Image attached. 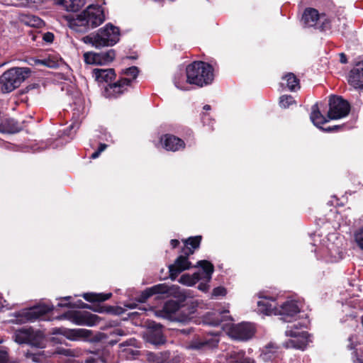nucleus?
I'll return each mask as SVG.
<instances>
[{"instance_id":"16","label":"nucleus","mask_w":363,"mask_h":363,"mask_svg":"<svg viewBox=\"0 0 363 363\" xmlns=\"http://www.w3.org/2000/svg\"><path fill=\"white\" fill-rule=\"evenodd\" d=\"M257 310L265 315H278L279 308H277L275 300L263 298L257 302Z\"/></svg>"},{"instance_id":"7","label":"nucleus","mask_w":363,"mask_h":363,"mask_svg":"<svg viewBox=\"0 0 363 363\" xmlns=\"http://www.w3.org/2000/svg\"><path fill=\"white\" fill-rule=\"evenodd\" d=\"M329 105L330 108L328 113L329 119H339L349 113L350 104L341 97H330Z\"/></svg>"},{"instance_id":"14","label":"nucleus","mask_w":363,"mask_h":363,"mask_svg":"<svg viewBox=\"0 0 363 363\" xmlns=\"http://www.w3.org/2000/svg\"><path fill=\"white\" fill-rule=\"evenodd\" d=\"M51 308L46 305L33 306L22 312L21 315L28 321H35L48 313Z\"/></svg>"},{"instance_id":"44","label":"nucleus","mask_w":363,"mask_h":363,"mask_svg":"<svg viewBox=\"0 0 363 363\" xmlns=\"http://www.w3.org/2000/svg\"><path fill=\"white\" fill-rule=\"evenodd\" d=\"M43 38L48 43H52L54 40V35L52 33H46L43 35Z\"/></svg>"},{"instance_id":"49","label":"nucleus","mask_w":363,"mask_h":363,"mask_svg":"<svg viewBox=\"0 0 363 363\" xmlns=\"http://www.w3.org/2000/svg\"><path fill=\"white\" fill-rule=\"evenodd\" d=\"M179 244V242L178 240L173 239L171 240V245L173 248L177 247Z\"/></svg>"},{"instance_id":"38","label":"nucleus","mask_w":363,"mask_h":363,"mask_svg":"<svg viewBox=\"0 0 363 363\" xmlns=\"http://www.w3.org/2000/svg\"><path fill=\"white\" fill-rule=\"evenodd\" d=\"M295 103L293 97L290 95H284L280 97L279 104L281 107L286 108Z\"/></svg>"},{"instance_id":"54","label":"nucleus","mask_w":363,"mask_h":363,"mask_svg":"<svg viewBox=\"0 0 363 363\" xmlns=\"http://www.w3.org/2000/svg\"><path fill=\"white\" fill-rule=\"evenodd\" d=\"M180 332L183 334H188L190 333V330L188 329H183V330H181Z\"/></svg>"},{"instance_id":"64","label":"nucleus","mask_w":363,"mask_h":363,"mask_svg":"<svg viewBox=\"0 0 363 363\" xmlns=\"http://www.w3.org/2000/svg\"><path fill=\"white\" fill-rule=\"evenodd\" d=\"M1 342H2V340H0V343H1Z\"/></svg>"},{"instance_id":"31","label":"nucleus","mask_w":363,"mask_h":363,"mask_svg":"<svg viewBox=\"0 0 363 363\" xmlns=\"http://www.w3.org/2000/svg\"><path fill=\"white\" fill-rule=\"evenodd\" d=\"M99 53L88 52L84 54V60L86 64L101 65Z\"/></svg>"},{"instance_id":"42","label":"nucleus","mask_w":363,"mask_h":363,"mask_svg":"<svg viewBox=\"0 0 363 363\" xmlns=\"http://www.w3.org/2000/svg\"><path fill=\"white\" fill-rule=\"evenodd\" d=\"M101 362L102 363H106L104 358L101 357L97 354H94V357H89L85 359V363H96L98 362Z\"/></svg>"},{"instance_id":"28","label":"nucleus","mask_w":363,"mask_h":363,"mask_svg":"<svg viewBox=\"0 0 363 363\" xmlns=\"http://www.w3.org/2000/svg\"><path fill=\"white\" fill-rule=\"evenodd\" d=\"M68 11H77L84 5V0H60L59 2Z\"/></svg>"},{"instance_id":"1","label":"nucleus","mask_w":363,"mask_h":363,"mask_svg":"<svg viewBox=\"0 0 363 363\" xmlns=\"http://www.w3.org/2000/svg\"><path fill=\"white\" fill-rule=\"evenodd\" d=\"M67 19L71 29L85 33L100 26L105 21V16L101 6L91 5L76 16H67Z\"/></svg>"},{"instance_id":"41","label":"nucleus","mask_w":363,"mask_h":363,"mask_svg":"<svg viewBox=\"0 0 363 363\" xmlns=\"http://www.w3.org/2000/svg\"><path fill=\"white\" fill-rule=\"evenodd\" d=\"M29 26L33 27H39L42 25L43 22L38 17L32 16L28 17V21L26 22Z\"/></svg>"},{"instance_id":"62","label":"nucleus","mask_w":363,"mask_h":363,"mask_svg":"<svg viewBox=\"0 0 363 363\" xmlns=\"http://www.w3.org/2000/svg\"><path fill=\"white\" fill-rule=\"evenodd\" d=\"M59 306H64L65 305L60 303Z\"/></svg>"},{"instance_id":"37","label":"nucleus","mask_w":363,"mask_h":363,"mask_svg":"<svg viewBox=\"0 0 363 363\" xmlns=\"http://www.w3.org/2000/svg\"><path fill=\"white\" fill-rule=\"evenodd\" d=\"M318 25V28L320 30L325 31L330 28V21L324 14H321Z\"/></svg>"},{"instance_id":"47","label":"nucleus","mask_w":363,"mask_h":363,"mask_svg":"<svg viewBox=\"0 0 363 363\" xmlns=\"http://www.w3.org/2000/svg\"><path fill=\"white\" fill-rule=\"evenodd\" d=\"M113 335H120V336H122V335H125V332L123 331V330L121 329V328H116L113 331Z\"/></svg>"},{"instance_id":"9","label":"nucleus","mask_w":363,"mask_h":363,"mask_svg":"<svg viewBox=\"0 0 363 363\" xmlns=\"http://www.w3.org/2000/svg\"><path fill=\"white\" fill-rule=\"evenodd\" d=\"M255 331V327L252 323H242L233 325L228 330V335L235 340H247L254 335Z\"/></svg>"},{"instance_id":"19","label":"nucleus","mask_w":363,"mask_h":363,"mask_svg":"<svg viewBox=\"0 0 363 363\" xmlns=\"http://www.w3.org/2000/svg\"><path fill=\"white\" fill-rule=\"evenodd\" d=\"M21 127L17 121L13 118H4L0 121V133L4 134H13L19 132Z\"/></svg>"},{"instance_id":"63","label":"nucleus","mask_w":363,"mask_h":363,"mask_svg":"<svg viewBox=\"0 0 363 363\" xmlns=\"http://www.w3.org/2000/svg\"><path fill=\"white\" fill-rule=\"evenodd\" d=\"M332 128H329L328 129H327V130H331Z\"/></svg>"},{"instance_id":"56","label":"nucleus","mask_w":363,"mask_h":363,"mask_svg":"<svg viewBox=\"0 0 363 363\" xmlns=\"http://www.w3.org/2000/svg\"><path fill=\"white\" fill-rule=\"evenodd\" d=\"M203 109H204V110H206V111H208V110H210V109H211V106H210L209 105H205V106H203Z\"/></svg>"},{"instance_id":"12","label":"nucleus","mask_w":363,"mask_h":363,"mask_svg":"<svg viewBox=\"0 0 363 363\" xmlns=\"http://www.w3.org/2000/svg\"><path fill=\"white\" fill-rule=\"evenodd\" d=\"M300 309L298 303L295 301H287L284 302L282 305H281L278 310V315L282 316L281 319H283L286 322H290V318H292L298 313H299Z\"/></svg>"},{"instance_id":"6","label":"nucleus","mask_w":363,"mask_h":363,"mask_svg":"<svg viewBox=\"0 0 363 363\" xmlns=\"http://www.w3.org/2000/svg\"><path fill=\"white\" fill-rule=\"evenodd\" d=\"M286 335L291 337V339L285 342V347L286 348H295L303 350L310 342L308 333L305 331H300L296 325L287 329L286 330Z\"/></svg>"},{"instance_id":"20","label":"nucleus","mask_w":363,"mask_h":363,"mask_svg":"<svg viewBox=\"0 0 363 363\" xmlns=\"http://www.w3.org/2000/svg\"><path fill=\"white\" fill-rule=\"evenodd\" d=\"M228 363H255V360L246 356L245 352L242 350L231 351L226 356Z\"/></svg>"},{"instance_id":"15","label":"nucleus","mask_w":363,"mask_h":363,"mask_svg":"<svg viewBox=\"0 0 363 363\" xmlns=\"http://www.w3.org/2000/svg\"><path fill=\"white\" fill-rule=\"evenodd\" d=\"M169 293V289L165 284H160L152 287L146 289L143 291L140 296L137 298L138 301L143 303L148 298L155 294H164Z\"/></svg>"},{"instance_id":"34","label":"nucleus","mask_w":363,"mask_h":363,"mask_svg":"<svg viewBox=\"0 0 363 363\" xmlns=\"http://www.w3.org/2000/svg\"><path fill=\"white\" fill-rule=\"evenodd\" d=\"M201 240V236H196L193 238H189V239L184 241L185 247H190L194 251L199 248L200 245V242Z\"/></svg>"},{"instance_id":"45","label":"nucleus","mask_w":363,"mask_h":363,"mask_svg":"<svg viewBox=\"0 0 363 363\" xmlns=\"http://www.w3.org/2000/svg\"><path fill=\"white\" fill-rule=\"evenodd\" d=\"M56 352L57 354H63L65 356L72 355V351H71L70 350H67V349H57Z\"/></svg>"},{"instance_id":"52","label":"nucleus","mask_w":363,"mask_h":363,"mask_svg":"<svg viewBox=\"0 0 363 363\" xmlns=\"http://www.w3.org/2000/svg\"><path fill=\"white\" fill-rule=\"evenodd\" d=\"M175 85L179 89H182V90H186V89L185 87H184L183 86H182L181 84H179V82H175Z\"/></svg>"},{"instance_id":"23","label":"nucleus","mask_w":363,"mask_h":363,"mask_svg":"<svg viewBox=\"0 0 363 363\" xmlns=\"http://www.w3.org/2000/svg\"><path fill=\"white\" fill-rule=\"evenodd\" d=\"M147 341L157 345L164 343L165 339L160 326L157 325L155 329H149L146 333Z\"/></svg>"},{"instance_id":"33","label":"nucleus","mask_w":363,"mask_h":363,"mask_svg":"<svg viewBox=\"0 0 363 363\" xmlns=\"http://www.w3.org/2000/svg\"><path fill=\"white\" fill-rule=\"evenodd\" d=\"M353 238L354 243L363 251V226L354 232Z\"/></svg>"},{"instance_id":"18","label":"nucleus","mask_w":363,"mask_h":363,"mask_svg":"<svg viewBox=\"0 0 363 363\" xmlns=\"http://www.w3.org/2000/svg\"><path fill=\"white\" fill-rule=\"evenodd\" d=\"M197 266H200L203 272L202 273H194L193 275L194 279L197 281L204 279L207 281H209L214 270L213 265L208 261L201 260L197 262Z\"/></svg>"},{"instance_id":"5","label":"nucleus","mask_w":363,"mask_h":363,"mask_svg":"<svg viewBox=\"0 0 363 363\" xmlns=\"http://www.w3.org/2000/svg\"><path fill=\"white\" fill-rule=\"evenodd\" d=\"M13 339L18 344H28L38 348L45 347V337L43 333L30 328H23L16 330Z\"/></svg>"},{"instance_id":"57","label":"nucleus","mask_w":363,"mask_h":363,"mask_svg":"<svg viewBox=\"0 0 363 363\" xmlns=\"http://www.w3.org/2000/svg\"><path fill=\"white\" fill-rule=\"evenodd\" d=\"M133 342V340H130L128 342H128H125L124 343H122L121 345H125V344H127V345H132Z\"/></svg>"},{"instance_id":"35","label":"nucleus","mask_w":363,"mask_h":363,"mask_svg":"<svg viewBox=\"0 0 363 363\" xmlns=\"http://www.w3.org/2000/svg\"><path fill=\"white\" fill-rule=\"evenodd\" d=\"M115 51L110 50L106 52L99 53L101 65L107 64L113 60L115 58Z\"/></svg>"},{"instance_id":"24","label":"nucleus","mask_w":363,"mask_h":363,"mask_svg":"<svg viewBox=\"0 0 363 363\" xmlns=\"http://www.w3.org/2000/svg\"><path fill=\"white\" fill-rule=\"evenodd\" d=\"M218 340L216 338L209 340L196 339L191 342L189 347L194 350H203L217 347Z\"/></svg>"},{"instance_id":"48","label":"nucleus","mask_w":363,"mask_h":363,"mask_svg":"<svg viewBox=\"0 0 363 363\" xmlns=\"http://www.w3.org/2000/svg\"><path fill=\"white\" fill-rule=\"evenodd\" d=\"M340 60L342 63L345 64L347 63V57L346 55L344 53L340 54Z\"/></svg>"},{"instance_id":"59","label":"nucleus","mask_w":363,"mask_h":363,"mask_svg":"<svg viewBox=\"0 0 363 363\" xmlns=\"http://www.w3.org/2000/svg\"><path fill=\"white\" fill-rule=\"evenodd\" d=\"M135 306H136L135 304H132V305H127L126 306L130 308H133L135 307Z\"/></svg>"},{"instance_id":"51","label":"nucleus","mask_w":363,"mask_h":363,"mask_svg":"<svg viewBox=\"0 0 363 363\" xmlns=\"http://www.w3.org/2000/svg\"><path fill=\"white\" fill-rule=\"evenodd\" d=\"M100 154H101V152L99 150H97V151L94 152V153H92V155H91V158L96 159L99 156Z\"/></svg>"},{"instance_id":"61","label":"nucleus","mask_w":363,"mask_h":363,"mask_svg":"<svg viewBox=\"0 0 363 363\" xmlns=\"http://www.w3.org/2000/svg\"><path fill=\"white\" fill-rule=\"evenodd\" d=\"M180 320L181 321H184V320H186V318L181 319Z\"/></svg>"},{"instance_id":"58","label":"nucleus","mask_w":363,"mask_h":363,"mask_svg":"<svg viewBox=\"0 0 363 363\" xmlns=\"http://www.w3.org/2000/svg\"><path fill=\"white\" fill-rule=\"evenodd\" d=\"M38 62L45 65H48L44 60H38Z\"/></svg>"},{"instance_id":"46","label":"nucleus","mask_w":363,"mask_h":363,"mask_svg":"<svg viewBox=\"0 0 363 363\" xmlns=\"http://www.w3.org/2000/svg\"><path fill=\"white\" fill-rule=\"evenodd\" d=\"M8 359V354L6 351H0V363H5Z\"/></svg>"},{"instance_id":"21","label":"nucleus","mask_w":363,"mask_h":363,"mask_svg":"<svg viewBox=\"0 0 363 363\" xmlns=\"http://www.w3.org/2000/svg\"><path fill=\"white\" fill-rule=\"evenodd\" d=\"M92 74L95 79L100 83L111 82L116 77L113 69H94Z\"/></svg>"},{"instance_id":"17","label":"nucleus","mask_w":363,"mask_h":363,"mask_svg":"<svg viewBox=\"0 0 363 363\" xmlns=\"http://www.w3.org/2000/svg\"><path fill=\"white\" fill-rule=\"evenodd\" d=\"M58 330L66 338L72 341L80 340L90 335V332L86 329H59Z\"/></svg>"},{"instance_id":"55","label":"nucleus","mask_w":363,"mask_h":363,"mask_svg":"<svg viewBox=\"0 0 363 363\" xmlns=\"http://www.w3.org/2000/svg\"><path fill=\"white\" fill-rule=\"evenodd\" d=\"M199 288V289H201L202 291H205L206 289V285L200 284Z\"/></svg>"},{"instance_id":"27","label":"nucleus","mask_w":363,"mask_h":363,"mask_svg":"<svg viewBox=\"0 0 363 363\" xmlns=\"http://www.w3.org/2000/svg\"><path fill=\"white\" fill-rule=\"evenodd\" d=\"M311 120L315 126L321 128L320 125L328 122L330 119L320 113L318 104H315L312 106Z\"/></svg>"},{"instance_id":"29","label":"nucleus","mask_w":363,"mask_h":363,"mask_svg":"<svg viewBox=\"0 0 363 363\" xmlns=\"http://www.w3.org/2000/svg\"><path fill=\"white\" fill-rule=\"evenodd\" d=\"M283 79L286 82V86L291 91H295L300 88L299 79L294 74L291 72L287 73L283 77Z\"/></svg>"},{"instance_id":"10","label":"nucleus","mask_w":363,"mask_h":363,"mask_svg":"<svg viewBox=\"0 0 363 363\" xmlns=\"http://www.w3.org/2000/svg\"><path fill=\"white\" fill-rule=\"evenodd\" d=\"M348 83L355 89H363V61L359 62L350 70Z\"/></svg>"},{"instance_id":"50","label":"nucleus","mask_w":363,"mask_h":363,"mask_svg":"<svg viewBox=\"0 0 363 363\" xmlns=\"http://www.w3.org/2000/svg\"><path fill=\"white\" fill-rule=\"evenodd\" d=\"M107 145L106 144H100L99 147V149L98 150L100 152H102L104 150H105V149L106 148Z\"/></svg>"},{"instance_id":"8","label":"nucleus","mask_w":363,"mask_h":363,"mask_svg":"<svg viewBox=\"0 0 363 363\" xmlns=\"http://www.w3.org/2000/svg\"><path fill=\"white\" fill-rule=\"evenodd\" d=\"M192 254H194V250L190 247H184L182 255L177 257L173 264L169 266L170 278L172 280H174L182 271L190 268L191 262L189 261L188 257Z\"/></svg>"},{"instance_id":"39","label":"nucleus","mask_w":363,"mask_h":363,"mask_svg":"<svg viewBox=\"0 0 363 363\" xmlns=\"http://www.w3.org/2000/svg\"><path fill=\"white\" fill-rule=\"evenodd\" d=\"M124 74L129 77L128 79L131 80V82L137 77L138 74V69L136 67H130L124 71Z\"/></svg>"},{"instance_id":"40","label":"nucleus","mask_w":363,"mask_h":363,"mask_svg":"<svg viewBox=\"0 0 363 363\" xmlns=\"http://www.w3.org/2000/svg\"><path fill=\"white\" fill-rule=\"evenodd\" d=\"M147 359L150 363H163L164 359L158 354L150 353L147 355Z\"/></svg>"},{"instance_id":"32","label":"nucleus","mask_w":363,"mask_h":363,"mask_svg":"<svg viewBox=\"0 0 363 363\" xmlns=\"http://www.w3.org/2000/svg\"><path fill=\"white\" fill-rule=\"evenodd\" d=\"M228 313V311L216 313L213 314L216 317L212 320L208 321V323L212 325H218L221 322L229 319L230 317L227 315Z\"/></svg>"},{"instance_id":"13","label":"nucleus","mask_w":363,"mask_h":363,"mask_svg":"<svg viewBox=\"0 0 363 363\" xmlns=\"http://www.w3.org/2000/svg\"><path fill=\"white\" fill-rule=\"evenodd\" d=\"M131 84V80L122 78L116 83L108 84L106 88V92L109 97H118L125 91Z\"/></svg>"},{"instance_id":"4","label":"nucleus","mask_w":363,"mask_h":363,"mask_svg":"<svg viewBox=\"0 0 363 363\" xmlns=\"http://www.w3.org/2000/svg\"><path fill=\"white\" fill-rule=\"evenodd\" d=\"M30 73L28 67H13L4 72L0 77L1 90L9 93L18 87Z\"/></svg>"},{"instance_id":"36","label":"nucleus","mask_w":363,"mask_h":363,"mask_svg":"<svg viewBox=\"0 0 363 363\" xmlns=\"http://www.w3.org/2000/svg\"><path fill=\"white\" fill-rule=\"evenodd\" d=\"M25 355L26 358L31 359L33 362L36 363H44L46 359V357L43 353L33 354L27 352Z\"/></svg>"},{"instance_id":"3","label":"nucleus","mask_w":363,"mask_h":363,"mask_svg":"<svg viewBox=\"0 0 363 363\" xmlns=\"http://www.w3.org/2000/svg\"><path fill=\"white\" fill-rule=\"evenodd\" d=\"M187 82L199 86L211 83L213 79V68L206 62H194L186 67Z\"/></svg>"},{"instance_id":"11","label":"nucleus","mask_w":363,"mask_h":363,"mask_svg":"<svg viewBox=\"0 0 363 363\" xmlns=\"http://www.w3.org/2000/svg\"><path fill=\"white\" fill-rule=\"evenodd\" d=\"M160 143L168 151L176 152L185 147V143L182 139L170 134L161 136Z\"/></svg>"},{"instance_id":"25","label":"nucleus","mask_w":363,"mask_h":363,"mask_svg":"<svg viewBox=\"0 0 363 363\" xmlns=\"http://www.w3.org/2000/svg\"><path fill=\"white\" fill-rule=\"evenodd\" d=\"M99 321V318L96 315L84 312L77 315L76 321L78 325H84L87 326H94Z\"/></svg>"},{"instance_id":"60","label":"nucleus","mask_w":363,"mask_h":363,"mask_svg":"<svg viewBox=\"0 0 363 363\" xmlns=\"http://www.w3.org/2000/svg\"><path fill=\"white\" fill-rule=\"evenodd\" d=\"M70 298V296H67V297H65V299H69Z\"/></svg>"},{"instance_id":"30","label":"nucleus","mask_w":363,"mask_h":363,"mask_svg":"<svg viewBox=\"0 0 363 363\" xmlns=\"http://www.w3.org/2000/svg\"><path fill=\"white\" fill-rule=\"evenodd\" d=\"M111 296V294H94L86 293L84 294L83 298L88 301H104L108 300Z\"/></svg>"},{"instance_id":"43","label":"nucleus","mask_w":363,"mask_h":363,"mask_svg":"<svg viewBox=\"0 0 363 363\" xmlns=\"http://www.w3.org/2000/svg\"><path fill=\"white\" fill-rule=\"evenodd\" d=\"M226 293V291L225 288L219 286L217 288H215L213 291L212 295L213 296H225Z\"/></svg>"},{"instance_id":"2","label":"nucleus","mask_w":363,"mask_h":363,"mask_svg":"<svg viewBox=\"0 0 363 363\" xmlns=\"http://www.w3.org/2000/svg\"><path fill=\"white\" fill-rule=\"evenodd\" d=\"M120 35L119 28L108 23L99 29L96 33L83 37L82 41L100 49L116 44L120 40Z\"/></svg>"},{"instance_id":"26","label":"nucleus","mask_w":363,"mask_h":363,"mask_svg":"<svg viewBox=\"0 0 363 363\" xmlns=\"http://www.w3.org/2000/svg\"><path fill=\"white\" fill-rule=\"evenodd\" d=\"M179 309V305L176 301H169L165 303L162 311H158L159 315L170 318Z\"/></svg>"},{"instance_id":"22","label":"nucleus","mask_w":363,"mask_h":363,"mask_svg":"<svg viewBox=\"0 0 363 363\" xmlns=\"http://www.w3.org/2000/svg\"><path fill=\"white\" fill-rule=\"evenodd\" d=\"M320 17V15L316 9L308 8L305 10L303 14L302 21L306 26H318Z\"/></svg>"},{"instance_id":"53","label":"nucleus","mask_w":363,"mask_h":363,"mask_svg":"<svg viewBox=\"0 0 363 363\" xmlns=\"http://www.w3.org/2000/svg\"><path fill=\"white\" fill-rule=\"evenodd\" d=\"M186 276L183 275V276L181 277V279H180V281H181L182 283H184V284H191V282L187 283V282L185 281V279H186Z\"/></svg>"}]
</instances>
